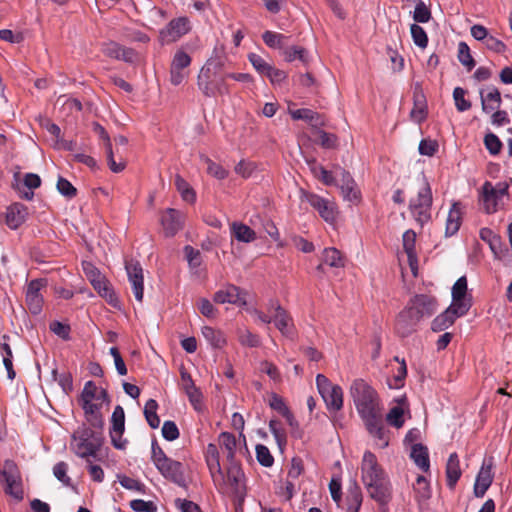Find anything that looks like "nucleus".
Listing matches in <instances>:
<instances>
[{
  "label": "nucleus",
  "mask_w": 512,
  "mask_h": 512,
  "mask_svg": "<svg viewBox=\"0 0 512 512\" xmlns=\"http://www.w3.org/2000/svg\"><path fill=\"white\" fill-rule=\"evenodd\" d=\"M361 479L368 495L380 507L387 506L392 500L393 488L388 475L378 464L376 456L366 451L361 464Z\"/></svg>",
  "instance_id": "nucleus-1"
},
{
  "label": "nucleus",
  "mask_w": 512,
  "mask_h": 512,
  "mask_svg": "<svg viewBox=\"0 0 512 512\" xmlns=\"http://www.w3.org/2000/svg\"><path fill=\"white\" fill-rule=\"evenodd\" d=\"M103 425L102 418H86L72 434L71 451L88 462L96 458L104 442Z\"/></svg>",
  "instance_id": "nucleus-2"
},
{
  "label": "nucleus",
  "mask_w": 512,
  "mask_h": 512,
  "mask_svg": "<svg viewBox=\"0 0 512 512\" xmlns=\"http://www.w3.org/2000/svg\"><path fill=\"white\" fill-rule=\"evenodd\" d=\"M349 393L360 416H381L380 397L367 381L353 380Z\"/></svg>",
  "instance_id": "nucleus-3"
},
{
  "label": "nucleus",
  "mask_w": 512,
  "mask_h": 512,
  "mask_svg": "<svg viewBox=\"0 0 512 512\" xmlns=\"http://www.w3.org/2000/svg\"><path fill=\"white\" fill-rule=\"evenodd\" d=\"M152 461L164 478L181 487L185 486L182 463L167 457L155 442L152 444Z\"/></svg>",
  "instance_id": "nucleus-4"
},
{
  "label": "nucleus",
  "mask_w": 512,
  "mask_h": 512,
  "mask_svg": "<svg viewBox=\"0 0 512 512\" xmlns=\"http://www.w3.org/2000/svg\"><path fill=\"white\" fill-rule=\"evenodd\" d=\"M432 191L430 184L423 176L417 196L409 201V210L415 221L423 226L431 220Z\"/></svg>",
  "instance_id": "nucleus-5"
},
{
  "label": "nucleus",
  "mask_w": 512,
  "mask_h": 512,
  "mask_svg": "<svg viewBox=\"0 0 512 512\" xmlns=\"http://www.w3.org/2000/svg\"><path fill=\"white\" fill-rule=\"evenodd\" d=\"M78 402L86 415L101 414L103 406L110 404L107 391L93 381L85 383Z\"/></svg>",
  "instance_id": "nucleus-6"
},
{
  "label": "nucleus",
  "mask_w": 512,
  "mask_h": 512,
  "mask_svg": "<svg viewBox=\"0 0 512 512\" xmlns=\"http://www.w3.org/2000/svg\"><path fill=\"white\" fill-rule=\"evenodd\" d=\"M225 484L216 485L223 493H230L238 500H243L246 488L244 484V472L238 462L228 463L226 468Z\"/></svg>",
  "instance_id": "nucleus-7"
},
{
  "label": "nucleus",
  "mask_w": 512,
  "mask_h": 512,
  "mask_svg": "<svg viewBox=\"0 0 512 512\" xmlns=\"http://www.w3.org/2000/svg\"><path fill=\"white\" fill-rule=\"evenodd\" d=\"M316 386L319 394L330 412H337L343 406V390L333 384L325 375L316 376Z\"/></svg>",
  "instance_id": "nucleus-8"
},
{
  "label": "nucleus",
  "mask_w": 512,
  "mask_h": 512,
  "mask_svg": "<svg viewBox=\"0 0 512 512\" xmlns=\"http://www.w3.org/2000/svg\"><path fill=\"white\" fill-rule=\"evenodd\" d=\"M197 84L206 97H215L228 93L226 76L216 75L209 67L201 69Z\"/></svg>",
  "instance_id": "nucleus-9"
},
{
  "label": "nucleus",
  "mask_w": 512,
  "mask_h": 512,
  "mask_svg": "<svg viewBox=\"0 0 512 512\" xmlns=\"http://www.w3.org/2000/svg\"><path fill=\"white\" fill-rule=\"evenodd\" d=\"M404 422L405 418H365L368 432L378 440L377 445L381 448L387 447L389 443L387 424L401 428Z\"/></svg>",
  "instance_id": "nucleus-10"
},
{
  "label": "nucleus",
  "mask_w": 512,
  "mask_h": 512,
  "mask_svg": "<svg viewBox=\"0 0 512 512\" xmlns=\"http://www.w3.org/2000/svg\"><path fill=\"white\" fill-rule=\"evenodd\" d=\"M1 476L6 483L5 493L12 496L16 500L21 501L24 497L22 478L20 471L14 461H5L3 470L1 471Z\"/></svg>",
  "instance_id": "nucleus-11"
},
{
  "label": "nucleus",
  "mask_w": 512,
  "mask_h": 512,
  "mask_svg": "<svg viewBox=\"0 0 512 512\" xmlns=\"http://www.w3.org/2000/svg\"><path fill=\"white\" fill-rule=\"evenodd\" d=\"M191 61V57L185 51L177 50L175 52L170 64V82L172 85L178 86L188 77Z\"/></svg>",
  "instance_id": "nucleus-12"
},
{
  "label": "nucleus",
  "mask_w": 512,
  "mask_h": 512,
  "mask_svg": "<svg viewBox=\"0 0 512 512\" xmlns=\"http://www.w3.org/2000/svg\"><path fill=\"white\" fill-rule=\"evenodd\" d=\"M302 200L308 202L326 222H332L335 219V203L325 199L315 193L303 192Z\"/></svg>",
  "instance_id": "nucleus-13"
},
{
  "label": "nucleus",
  "mask_w": 512,
  "mask_h": 512,
  "mask_svg": "<svg viewBox=\"0 0 512 512\" xmlns=\"http://www.w3.org/2000/svg\"><path fill=\"white\" fill-rule=\"evenodd\" d=\"M160 222L164 235L166 237H173L182 230L185 222V215L179 210L167 208L163 211Z\"/></svg>",
  "instance_id": "nucleus-14"
},
{
  "label": "nucleus",
  "mask_w": 512,
  "mask_h": 512,
  "mask_svg": "<svg viewBox=\"0 0 512 512\" xmlns=\"http://www.w3.org/2000/svg\"><path fill=\"white\" fill-rule=\"evenodd\" d=\"M191 29L190 21L187 17L172 19L168 25L160 31L161 40L165 43L177 41Z\"/></svg>",
  "instance_id": "nucleus-15"
},
{
  "label": "nucleus",
  "mask_w": 512,
  "mask_h": 512,
  "mask_svg": "<svg viewBox=\"0 0 512 512\" xmlns=\"http://www.w3.org/2000/svg\"><path fill=\"white\" fill-rule=\"evenodd\" d=\"M125 269L136 300L142 302L144 292V275L142 266L138 261L129 260L125 262Z\"/></svg>",
  "instance_id": "nucleus-16"
},
{
  "label": "nucleus",
  "mask_w": 512,
  "mask_h": 512,
  "mask_svg": "<svg viewBox=\"0 0 512 512\" xmlns=\"http://www.w3.org/2000/svg\"><path fill=\"white\" fill-rule=\"evenodd\" d=\"M46 286V280L44 279H34L31 280L26 289V305L29 311L37 315L42 311L43 306V296L41 294V289Z\"/></svg>",
  "instance_id": "nucleus-17"
},
{
  "label": "nucleus",
  "mask_w": 512,
  "mask_h": 512,
  "mask_svg": "<svg viewBox=\"0 0 512 512\" xmlns=\"http://www.w3.org/2000/svg\"><path fill=\"white\" fill-rule=\"evenodd\" d=\"M205 461L215 485L225 484L224 472L221 469L219 451L216 444L209 443L205 449Z\"/></svg>",
  "instance_id": "nucleus-18"
},
{
  "label": "nucleus",
  "mask_w": 512,
  "mask_h": 512,
  "mask_svg": "<svg viewBox=\"0 0 512 512\" xmlns=\"http://www.w3.org/2000/svg\"><path fill=\"white\" fill-rule=\"evenodd\" d=\"M419 322L418 316L407 306L396 318L395 332L402 338L408 337L417 330Z\"/></svg>",
  "instance_id": "nucleus-19"
},
{
  "label": "nucleus",
  "mask_w": 512,
  "mask_h": 512,
  "mask_svg": "<svg viewBox=\"0 0 512 512\" xmlns=\"http://www.w3.org/2000/svg\"><path fill=\"white\" fill-rule=\"evenodd\" d=\"M437 301L434 297L420 294L414 296L408 304L416 316L421 320L424 317L432 316L437 310Z\"/></svg>",
  "instance_id": "nucleus-20"
},
{
  "label": "nucleus",
  "mask_w": 512,
  "mask_h": 512,
  "mask_svg": "<svg viewBox=\"0 0 512 512\" xmlns=\"http://www.w3.org/2000/svg\"><path fill=\"white\" fill-rule=\"evenodd\" d=\"M467 292V279L465 276L458 278L452 287V304L458 309L459 314H466L471 307V303L465 299Z\"/></svg>",
  "instance_id": "nucleus-21"
},
{
  "label": "nucleus",
  "mask_w": 512,
  "mask_h": 512,
  "mask_svg": "<svg viewBox=\"0 0 512 512\" xmlns=\"http://www.w3.org/2000/svg\"><path fill=\"white\" fill-rule=\"evenodd\" d=\"M213 301L217 304L229 303L239 306L246 305V300L242 296L240 288L232 284L226 285L224 288L215 292Z\"/></svg>",
  "instance_id": "nucleus-22"
},
{
  "label": "nucleus",
  "mask_w": 512,
  "mask_h": 512,
  "mask_svg": "<svg viewBox=\"0 0 512 512\" xmlns=\"http://www.w3.org/2000/svg\"><path fill=\"white\" fill-rule=\"evenodd\" d=\"M492 460L490 459L488 462L484 461L483 465L476 477V481L474 484V495L477 498H482L488 488L491 486L493 481V473H492Z\"/></svg>",
  "instance_id": "nucleus-23"
},
{
  "label": "nucleus",
  "mask_w": 512,
  "mask_h": 512,
  "mask_svg": "<svg viewBox=\"0 0 512 512\" xmlns=\"http://www.w3.org/2000/svg\"><path fill=\"white\" fill-rule=\"evenodd\" d=\"M480 100L482 111L490 114L500 108L502 104L501 93L498 88L491 86L487 90H480Z\"/></svg>",
  "instance_id": "nucleus-24"
},
{
  "label": "nucleus",
  "mask_w": 512,
  "mask_h": 512,
  "mask_svg": "<svg viewBox=\"0 0 512 512\" xmlns=\"http://www.w3.org/2000/svg\"><path fill=\"white\" fill-rule=\"evenodd\" d=\"M274 309L273 319L275 326L277 329L287 337L293 336V329L291 324V318L288 313L278 304L271 303V308Z\"/></svg>",
  "instance_id": "nucleus-25"
},
{
  "label": "nucleus",
  "mask_w": 512,
  "mask_h": 512,
  "mask_svg": "<svg viewBox=\"0 0 512 512\" xmlns=\"http://www.w3.org/2000/svg\"><path fill=\"white\" fill-rule=\"evenodd\" d=\"M402 241L403 249L407 254L408 263L411 268V271L413 272L414 275H416V271L418 268V259L415 249L416 233L411 229L405 231L402 237Z\"/></svg>",
  "instance_id": "nucleus-26"
},
{
  "label": "nucleus",
  "mask_w": 512,
  "mask_h": 512,
  "mask_svg": "<svg viewBox=\"0 0 512 512\" xmlns=\"http://www.w3.org/2000/svg\"><path fill=\"white\" fill-rule=\"evenodd\" d=\"M464 314H459L458 309L450 305L443 313L438 315L431 323V329L434 332H440L454 324L457 317Z\"/></svg>",
  "instance_id": "nucleus-27"
},
{
  "label": "nucleus",
  "mask_w": 512,
  "mask_h": 512,
  "mask_svg": "<svg viewBox=\"0 0 512 512\" xmlns=\"http://www.w3.org/2000/svg\"><path fill=\"white\" fill-rule=\"evenodd\" d=\"M27 207L21 203H14L7 208L5 222L11 229L19 228L26 220Z\"/></svg>",
  "instance_id": "nucleus-28"
},
{
  "label": "nucleus",
  "mask_w": 512,
  "mask_h": 512,
  "mask_svg": "<svg viewBox=\"0 0 512 512\" xmlns=\"http://www.w3.org/2000/svg\"><path fill=\"white\" fill-rule=\"evenodd\" d=\"M289 114L294 120H304L312 127H322L325 125L324 116L307 108L289 110Z\"/></svg>",
  "instance_id": "nucleus-29"
},
{
  "label": "nucleus",
  "mask_w": 512,
  "mask_h": 512,
  "mask_svg": "<svg viewBox=\"0 0 512 512\" xmlns=\"http://www.w3.org/2000/svg\"><path fill=\"white\" fill-rule=\"evenodd\" d=\"M112 426L110 428V437L112 445L119 450L126 448L128 441L123 438L125 431V418H111Z\"/></svg>",
  "instance_id": "nucleus-30"
},
{
  "label": "nucleus",
  "mask_w": 512,
  "mask_h": 512,
  "mask_svg": "<svg viewBox=\"0 0 512 512\" xmlns=\"http://www.w3.org/2000/svg\"><path fill=\"white\" fill-rule=\"evenodd\" d=\"M93 273L97 276V278H91V284L94 289L97 290L100 296L105 298L110 304L115 305L117 298L108 281L100 274L99 271H93Z\"/></svg>",
  "instance_id": "nucleus-31"
},
{
  "label": "nucleus",
  "mask_w": 512,
  "mask_h": 512,
  "mask_svg": "<svg viewBox=\"0 0 512 512\" xmlns=\"http://www.w3.org/2000/svg\"><path fill=\"white\" fill-rule=\"evenodd\" d=\"M219 445L228 463L236 462L235 453L237 447L236 437L229 432H222L219 435Z\"/></svg>",
  "instance_id": "nucleus-32"
},
{
  "label": "nucleus",
  "mask_w": 512,
  "mask_h": 512,
  "mask_svg": "<svg viewBox=\"0 0 512 512\" xmlns=\"http://www.w3.org/2000/svg\"><path fill=\"white\" fill-rule=\"evenodd\" d=\"M462 223V211L460 208V204L455 202L452 204V207L448 213V217L446 220V236H452L456 234Z\"/></svg>",
  "instance_id": "nucleus-33"
},
{
  "label": "nucleus",
  "mask_w": 512,
  "mask_h": 512,
  "mask_svg": "<svg viewBox=\"0 0 512 512\" xmlns=\"http://www.w3.org/2000/svg\"><path fill=\"white\" fill-rule=\"evenodd\" d=\"M460 463L457 453L450 454L446 465L447 486L453 489L461 477Z\"/></svg>",
  "instance_id": "nucleus-34"
},
{
  "label": "nucleus",
  "mask_w": 512,
  "mask_h": 512,
  "mask_svg": "<svg viewBox=\"0 0 512 512\" xmlns=\"http://www.w3.org/2000/svg\"><path fill=\"white\" fill-rule=\"evenodd\" d=\"M496 188L488 181L482 186V202L484 210L487 214H492L497 211Z\"/></svg>",
  "instance_id": "nucleus-35"
},
{
  "label": "nucleus",
  "mask_w": 512,
  "mask_h": 512,
  "mask_svg": "<svg viewBox=\"0 0 512 512\" xmlns=\"http://www.w3.org/2000/svg\"><path fill=\"white\" fill-rule=\"evenodd\" d=\"M411 458L414 463L423 471L428 472L430 469L429 453L426 446L422 444H414L411 448Z\"/></svg>",
  "instance_id": "nucleus-36"
},
{
  "label": "nucleus",
  "mask_w": 512,
  "mask_h": 512,
  "mask_svg": "<svg viewBox=\"0 0 512 512\" xmlns=\"http://www.w3.org/2000/svg\"><path fill=\"white\" fill-rule=\"evenodd\" d=\"M231 233L240 242L250 243L256 239L255 231L243 223H232Z\"/></svg>",
  "instance_id": "nucleus-37"
},
{
  "label": "nucleus",
  "mask_w": 512,
  "mask_h": 512,
  "mask_svg": "<svg viewBox=\"0 0 512 512\" xmlns=\"http://www.w3.org/2000/svg\"><path fill=\"white\" fill-rule=\"evenodd\" d=\"M202 335L213 348L219 349L226 345V337L223 332L213 327L204 326L202 328Z\"/></svg>",
  "instance_id": "nucleus-38"
},
{
  "label": "nucleus",
  "mask_w": 512,
  "mask_h": 512,
  "mask_svg": "<svg viewBox=\"0 0 512 512\" xmlns=\"http://www.w3.org/2000/svg\"><path fill=\"white\" fill-rule=\"evenodd\" d=\"M415 499L421 503L429 500L432 495L431 486L426 477L419 475L414 485Z\"/></svg>",
  "instance_id": "nucleus-39"
},
{
  "label": "nucleus",
  "mask_w": 512,
  "mask_h": 512,
  "mask_svg": "<svg viewBox=\"0 0 512 512\" xmlns=\"http://www.w3.org/2000/svg\"><path fill=\"white\" fill-rule=\"evenodd\" d=\"M264 43L274 49H284L288 43L289 36L273 31H265L262 34Z\"/></svg>",
  "instance_id": "nucleus-40"
},
{
  "label": "nucleus",
  "mask_w": 512,
  "mask_h": 512,
  "mask_svg": "<svg viewBox=\"0 0 512 512\" xmlns=\"http://www.w3.org/2000/svg\"><path fill=\"white\" fill-rule=\"evenodd\" d=\"M410 116L417 123H421L426 119L427 106L423 95L414 96V107L410 112Z\"/></svg>",
  "instance_id": "nucleus-41"
},
{
  "label": "nucleus",
  "mask_w": 512,
  "mask_h": 512,
  "mask_svg": "<svg viewBox=\"0 0 512 512\" xmlns=\"http://www.w3.org/2000/svg\"><path fill=\"white\" fill-rule=\"evenodd\" d=\"M271 432L273 433L279 446L286 444L287 431L282 422V418H272L269 423Z\"/></svg>",
  "instance_id": "nucleus-42"
},
{
  "label": "nucleus",
  "mask_w": 512,
  "mask_h": 512,
  "mask_svg": "<svg viewBox=\"0 0 512 512\" xmlns=\"http://www.w3.org/2000/svg\"><path fill=\"white\" fill-rule=\"evenodd\" d=\"M323 263L339 268L344 266V259L341 252L336 248H326L323 251Z\"/></svg>",
  "instance_id": "nucleus-43"
},
{
  "label": "nucleus",
  "mask_w": 512,
  "mask_h": 512,
  "mask_svg": "<svg viewBox=\"0 0 512 512\" xmlns=\"http://www.w3.org/2000/svg\"><path fill=\"white\" fill-rule=\"evenodd\" d=\"M200 158L207 165V173L211 176L219 180H223L228 176V171L220 164L215 163L205 155H201Z\"/></svg>",
  "instance_id": "nucleus-44"
},
{
  "label": "nucleus",
  "mask_w": 512,
  "mask_h": 512,
  "mask_svg": "<svg viewBox=\"0 0 512 512\" xmlns=\"http://www.w3.org/2000/svg\"><path fill=\"white\" fill-rule=\"evenodd\" d=\"M393 360L399 363V367L393 375V383L389 382V386L391 388H400L404 385V380L407 376V366L405 360L400 359L398 356H395Z\"/></svg>",
  "instance_id": "nucleus-45"
},
{
  "label": "nucleus",
  "mask_w": 512,
  "mask_h": 512,
  "mask_svg": "<svg viewBox=\"0 0 512 512\" xmlns=\"http://www.w3.org/2000/svg\"><path fill=\"white\" fill-rule=\"evenodd\" d=\"M175 186L177 190L180 192L183 200L190 203H193L195 201L196 195L194 190L190 187L188 182L180 175H176L175 177Z\"/></svg>",
  "instance_id": "nucleus-46"
},
{
  "label": "nucleus",
  "mask_w": 512,
  "mask_h": 512,
  "mask_svg": "<svg viewBox=\"0 0 512 512\" xmlns=\"http://www.w3.org/2000/svg\"><path fill=\"white\" fill-rule=\"evenodd\" d=\"M458 60L468 71H471L475 67V60L470 53L469 46L465 42L458 44Z\"/></svg>",
  "instance_id": "nucleus-47"
},
{
  "label": "nucleus",
  "mask_w": 512,
  "mask_h": 512,
  "mask_svg": "<svg viewBox=\"0 0 512 512\" xmlns=\"http://www.w3.org/2000/svg\"><path fill=\"white\" fill-rule=\"evenodd\" d=\"M392 407L389 412L385 416H404L405 414H410L409 404L406 396H401L395 398L392 401Z\"/></svg>",
  "instance_id": "nucleus-48"
},
{
  "label": "nucleus",
  "mask_w": 512,
  "mask_h": 512,
  "mask_svg": "<svg viewBox=\"0 0 512 512\" xmlns=\"http://www.w3.org/2000/svg\"><path fill=\"white\" fill-rule=\"evenodd\" d=\"M341 192L343 197L349 201L356 200L358 198V191L355 188L353 179L349 173L344 172L343 184L341 185Z\"/></svg>",
  "instance_id": "nucleus-49"
},
{
  "label": "nucleus",
  "mask_w": 512,
  "mask_h": 512,
  "mask_svg": "<svg viewBox=\"0 0 512 512\" xmlns=\"http://www.w3.org/2000/svg\"><path fill=\"white\" fill-rule=\"evenodd\" d=\"M466 93V90L461 87H456L453 90V99L459 112L467 111L472 106L471 102L465 98Z\"/></svg>",
  "instance_id": "nucleus-50"
},
{
  "label": "nucleus",
  "mask_w": 512,
  "mask_h": 512,
  "mask_svg": "<svg viewBox=\"0 0 512 512\" xmlns=\"http://www.w3.org/2000/svg\"><path fill=\"white\" fill-rule=\"evenodd\" d=\"M363 501V495L360 487L357 484H354L353 487L349 488L346 502L347 507L361 508Z\"/></svg>",
  "instance_id": "nucleus-51"
},
{
  "label": "nucleus",
  "mask_w": 512,
  "mask_h": 512,
  "mask_svg": "<svg viewBox=\"0 0 512 512\" xmlns=\"http://www.w3.org/2000/svg\"><path fill=\"white\" fill-rule=\"evenodd\" d=\"M105 152L110 170L114 173L122 172L126 167V162L122 159V157L119 158V162L115 161L112 145H107Z\"/></svg>",
  "instance_id": "nucleus-52"
},
{
  "label": "nucleus",
  "mask_w": 512,
  "mask_h": 512,
  "mask_svg": "<svg viewBox=\"0 0 512 512\" xmlns=\"http://www.w3.org/2000/svg\"><path fill=\"white\" fill-rule=\"evenodd\" d=\"M283 54L287 62H292L295 59H299L303 63H307V53L306 50L302 47L293 46L291 48H286Z\"/></svg>",
  "instance_id": "nucleus-53"
},
{
  "label": "nucleus",
  "mask_w": 512,
  "mask_h": 512,
  "mask_svg": "<svg viewBox=\"0 0 512 512\" xmlns=\"http://www.w3.org/2000/svg\"><path fill=\"white\" fill-rule=\"evenodd\" d=\"M256 458L257 461L264 467H271L274 463V458L269 449L262 444H258L256 446Z\"/></svg>",
  "instance_id": "nucleus-54"
},
{
  "label": "nucleus",
  "mask_w": 512,
  "mask_h": 512,
  "mask_svg": "<svg viewBox=\"0 0 512 512\" xmlns=\"http://www.w3.org/2000/svg\"><path fill=\"white\" fill-rule=\"evenodd\" d=\"M410 31L414 43L421 48H425L428 44V37L425 30L418 24H412Z\"/></svg>",
  "instance_id": "nucleus-55"
},
{
  "label": "nucleus",
  "mask_w": 512,
  "mask_h": 512,
  "mask_svg": "<svg viewBox=\"0 0 512 512\" xmlns=\"http://www.w3.org/2000/svg\"><path fill=\"white\" fill-rule=\"evenodd\" d=\"M238 338L243 346L258 347L260 345V338L247 329L239 330Z\"/></svg>",
  "instance_id": "nucleus-56"
},
{
  "label": "nucleus",
  "mask_w": 512,
  "mask_h": 512,
  "mask_svg": "<svg viewBox=\"0 0 512 512\" xmlns=\"http://www.w3.org/2000/svg\"><path fill=\"white\" fill-rule=\"evenodd\" d=\"M319 137V144L325 149H334L338 146V138L335 134L325 132L324 130L316 131Z\"/></svg>",
  "instance_id": "nucleus-57"
},
{
  "label": "nucleus",
  "mask_w": 512,
  "mask_h": 512,
  "mask_svg": "<svg viewBox=\"0 0 512 512\" xmlns=\"http://www.w3.org/2000/svg\"><path fill=\"white\" fill-rule=\"evenodd\" d=\"M484 144L486 149L490 152L492 155H497L500 153L502 149V142L498 138L497 135L494 133H487L484 137Z\"/></svg>",
  "instance_id": "nucleus-58"
},
{
  "label": "nucleus",
  "mask_w": 512,
  "mask_h": 512,
  "mask_svg": "<svg viewBox=\"0 0 512 512\" xmlns=\"http://www.w3.org/2000/svg\"><path fill=\"white\" fill-rule=\"evenodd\" d=\"M67 471H68V464L63 461L58 462L53 467L54 476L65 486H71L72 481H71V478L67 475Z\"/></svg>",
  "instance_id": "nucleus-59"
},
{
  "label": "nucleus",
  "mask_w": 512,
  "mask_h": 512,
  "mask_svg": "<svg viewBox=\"0 0 512 512\" xmlns=\"http://www.w3.org/2000/svg\"><path fill=\"white\" fill-rule=\"evenodd\" d=\"M248 59L258 73L266 76L271 67L269 63H267L260 55L255 53H250Z\"/></svg>",
  "instance_id": "nucleus-60"
},
{
  "label": "nucleus",
  "mask_w": 512,
  "mask_h": 512,
  "mask_svg": "<svg viewBox=\"0 0 512 512\" xmlns=\"http://www.w3.org/2000/svg\"><path fill=\"white\" fill-rule=\"evenodd\" d=\"M303 471L304 467L302 459L294 457L291 461V465L289 467L286 479L298 482V478L303 473Z\"/></svg>",
  "instance_id": "nucleus-61"
},
{
  "label": "nucleus",
  "mask_w": 512,
  "mask_h": 512,
  "mask_svg": "<svg viewBox=\"0 0 512 512\" xmlns=\"http://www.w3.org/2000/svg\"><path fill=\"white\" fill-rule=\"evenodd\" d=\"M119 483L121 486L127 490L143 492L144 484L140 481L128 477L126 475H118L117 476Z\"/></svg>",
  "instance_id": "nucleus-62"
},
{
  "label": "nucleus",
  "mask_w": 512,
  "mask_h": 512,
  "mask_svg": "<svg viewBox=\"0 0 512 512\" xmlns=\"http://www.w3.org/2000/svg\"><path fill=\"white\" fill-rule=\"evenodd\" d=\"M57 190L67 198H73L77 195V189L65 178L59 177L57 181Z\"/></svg>",
  "instance_id": "nucleus-63"
},
{
  "label": "nucleus",
  "mask_w": 512,
  "mask_h": 512,
  "mask_svg": "<svg viewBox=\"0 0 512 512\" xmlns=\"http://www.w3.org/2000/svg\"><path fill=\"white\" fill-rule=\"evenodd\" d=\"M130 507L136 512H156L157 507L152 501L135 499L130 502Z\"/></svg>",
  "instance_id": "nucleus-64"
}]
</instances>
